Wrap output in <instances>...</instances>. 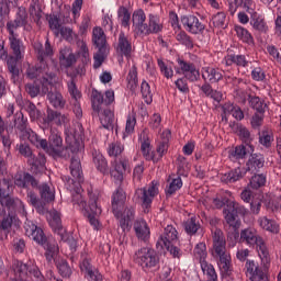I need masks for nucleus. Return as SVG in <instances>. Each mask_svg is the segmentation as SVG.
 <instances>
[{
    "label": "nucleus",
    "mask_w": 281,
    "mask_h": 281,
    "mask_svg": "<svg viewBox=\"0 0 281 281\" xmlns=\"http://www.w3.org/2000/svg\"><path fill=\"white\" fill-rule=\"evenodd\" d=\"M12 182L8 179L0 180V216L5 214V210H8V216L3 217L0 222V229L4 232V234H10V229H12V225L14 227H19L20 222L16 214L20 216H27V211H25V204L19 198H10V192H12Z\"/></svg>",
    "instance_id": "obj_1"
},
{
    "label": "nucleus",
    "mask_w": 281,
    "mask_h": 281,
    "mask_svg": "<svg viewBox=\"0 0 281 281\" xmlns=\"http://www.w3.org/2000/svg\"><path fill=\"white\" fill-rule=\"evenodd\" d=\"M34 49L38 56L40 65L29 67L26 78L29 80H40L42 85H54L56 82V72H49V68L45 65V58L54 54L49 40H46L45 47L40 42L34 43Z\"/></svg>",
    "instance_id": "obj_2"
},
{
    "label": "nucleus",
    "mask_w": 281,
    "mask_h": 281,
    "mask_svg": "<svg viewBox=\"0 0 281 281\" xmlns=\"http://www.w3.org/2000/svg\"><path fill=\"white\" fill-rule=\"evenodd\" d=\"M260 168H265V155L260 153H252L249 155L245 169L237 167L225 173H220L221 183H225L226 186L236 183V181L244 179L247 172H260Z\"/></svg>",
    "instance_id": "obj_3"
},
{
    "label": "nucleus",
    "mask_w": 281,
    "mask_h": 281,
    "mask_svg": "<svg viewBox=\"0 0 281 281\" xmlns=\"http://www.w3.org/2000/svg\"><path fill=\"white\" fill-rule=\"evenodd\" d=\"M212 256L216 260L220 271L229 276L232 273V255L227 251V240L221 228L215 229L213 235Z\"/></svg>",
    "instance_id": "obj_4"
},
{
    "label": "nucleus",
    "mask_w": 281,
    "mask_h": 281,
    "mask_svg": "<svg viewBox=\"0 0 281 281\" xmlns=\"http://www.w3.org/2000/svg\"><path fill=\"white\" fill-rule=\"evenodd\" d=\"M25 235L29 238H32L37 245H42L45 249V258L47 262H52L56 256H58V244L56 240L48 238L43 233L42 228H38L32 221H27L24 223Z\"/></svg>",
    "instance_id": "obj_5"
},
{
    "label": "nucleus",
    "mask_w": 281,
    "mask_h": 281,
    "mask_svg": "<svg viewBox=\"0 0 281 281\" xmlns=\"http://www.w3.org/2000/svg\"><path fill=\"white\" fill-rule=\"evenodd\" d=\"M240 245H247L248 247H256L259 258L265 267L271 265V255H269V248H267V243L258 234V231L254 227L244 228L240 231Z\"/></svg>",
    "instance_id": "obj_6"
},
{
    "label": "nucleus",
    "mask_w": 281,
    "mask_h": 281,
    "mask_svg": "<svg viewBox=\"0 0 281 281\" xmlns=\"http://www.w3.org/2000/svg\"><path fill=\"white\" fill-rule=\"evenodd\" d=\"M72 205L76 210L82 212L86 216H88L90 225H93L94 229L100 227V222L98 221V216L102 214V209L98 206V202L93 201L89 206H87V201L82 196V187L77 186L72 191Z\"/></svg>",
    "instance_id": "obj_7"
},
{
    "label": "nucleus",
    "mask_w": 281,
    "mask_h": 281,
    "mask_svg": "<svg viewBox=\"0 0 281 281\" xmlns=\"http://www.w3.org/2000/svg\"><path fill=\"white\" fill-rule=\"evenodd\" d=\"M124 203H126V192L119 188L112 194V210L114 216L119 218L120 227L126 231L131 225V221H133V216H135V211L133 209H124Z\"/></svg>",
    "instance_id": "obj_8"
},
{
    "label": "nucleus",
    "mask_w": 281,
    "mask_h": 281,
    "mask_svg": "<svg viewBox=\"0 0 281 281\" xmlns=\"http://www.w3.org/2000/svg\"><path fill=\"white\" fill-rule=\"evenodd\" d=\"M9 45L13 56L8 59V69L12 75V78H19V68H16V64L19 60H23L25 56V45H23V41L19 38V33L14 31H9Z\"/></svg>",
    "instance_id": "obj_9"
},
{
    "label": "nucleus",
    "mask_w": 281,
    "mask_h": 281,
    "mask_svg": "<svg viewBox=\"0 0 281 281\" xmlns=\"http://www.w3.org/2000/svg\"><path fill=\"white\" fill-rule=\"evenodd\" d=\"M180 21L189 34H203L205 32V24L201 23L199 18L194 14L181 15Z\"/></svg>",
    "instance_id": "obj_10"
},
{
    "label": "nucleus",
    "mask_w": 281,
    "mask_h": 281,
    "mask_svg": "<svg viewBox=\"0 0 281 281\" xmlns=\"http://www.w3.org/2000/svg\"><path fill=\"white\" fill-rule=\"evenodd\" d=\"M227 222L229 229L227 232V243L228 247H236L238 243H240V225H243V222L235 221L234 215H227Z\"/></svg>",
    "instance_id": "obj_11"
},
{
    "label": "nucleus",
    "mask_w": 281,
    "mask_h": 281,
    "mask_svg": "<svg viewBox=\"0 0 281 281\" xmlns=\"http://www.w3.org/2000/svg\"><path fill=\"white\" fill-rule=\"evenodd\" d=\"M19 153L20 155H23V157H27L30 165L32 166V168H35L37 172H42V170H45V156H38L37 158H35L34 154H32V148H30V145L20 144Z\"/></svg>",
    "instance_id": "obj_12"
},
{
    "label": "nucleus",
    "mask_w": 281,
    "mask_h": 281,
    "mask_svg": "<svg viewBox=\"0 0 281 281\" xmlns=\"http://www.w3.org/2000/svg\"><path fill=\"white\" fill-rule=\"evenodd\" d=\"M245 273L251 281H269L267 273H265L262 268H260V266H258L254 260H246Z\"/></svg>",
    "instance_id": "obj_13"
},
{
    "label": "nucleus",
    "mask_w": 281,
    "mask_h": 281,
    "mask_svg": "<svg viewBox=\"0 0 281 281\" xmlns=\"http://www.w3.org/2000/svg\"><path fill=\"white\" fill-rule=\"evenodd\" d=\"M159 182L153 180L148 188H143V206L144 213L148 214L150 212V207L153 205V201L155 200V196L159 194Z\"/></svg>",
    "instance_id": "obj_14"
},
{
    "label": "nucleus",
    "mask_w": 281,
    "mask_h": 281,
    "mask_svg": "<svg viewBox=\"0 0 281 281\" xmlns=\"http://www.w3.org/2000/svg\"><path fill=\"white\" fill-rule=\"evenodd\" d=\"M44 150L49 155H57L58 157H63V137H60V134L58 132L54 130L50 131L47 149Z\"/></svg>",
    "instance_id": "obj_15"
},
{
    "label": "nucleus",
    "mask_w": 281,
    "mask_h": 281,
    "mask_svg": "<svg viewBox=\"0 0 281 281\" xmlns=\"http://www.w3.org/2000/svg\"><path fill=\"white\" fill-rule=\"evenodd\" d=\"M27 25V11L25 8H19L14 21H9L7 23L8 32H16L19 27H25V30H30Z\"/></svg>",
    "instance_id": "obj_16"
},
{
    "label": "nucleus",
    "mask_w": 281,
    "mask_h": 281,
    "mask_svg": "<svg viewBox=\"0 0 281 281\" xmlns=\"http://www.w3.org/2000/svg\"><path fill=\"white\" fill-rule=\"evenodd\" d=\"M201 74L204 82H210L211 85H216L223 80V70L221 68L205 66L202 67Z\"/></svg>",
    "instance_id": "obj_17"
},
{
    "label": "nucleus",
    "mask_w": 281,
    "mask_h": 281,
    "mask_svg": "<svg viewBox=\"0 0 281 281\" xmlns=\"http://www.w3.org/2000/svg\"><path fill=\"white\" fill-rule=\"evenodd\" d=\"M256 150L255 146L237 145L234 149L228 151V159L231 161H238L240 159H247Z\"/></svg>",
    "instance_id": "obj_18"
},
{
    "label": "nucleus",
    "mask_w": 281,
    "mask_h": 281,
    "mask_svg": "<svg viewBox=\"0 0 281 281\" xmlns=\"http://www.w3.org/2000/svg\"><path fill=\"white\" fill-rule=\"evenodd\" d=\"M179 240V232L172 225H167L164 229V234L159 236L156 243V249H159L161 245H169V243H177Z\"/></svg>",
    "instance_id": "obj_19"
},
{
    "label": "nucleus",
    "mask_w": 281,
    "mask_h": 281,
    "mask_svg": "<svg viewBox=\"0 0 281 281\" xmlns=\"http://www.w3.org/2000/svg\"><path fill=\"white\" fill-rule=\"evenodd\" d=\"M67 147L66 153H78L80 150V132H74L71 128L65 130Z\"/></svg>",
    "instance_id": "obj_20"
},
{
    "label": "nucleus",
    "mask_w": 281,
    "mask_h": 281,
    "mask_svg": "<svg viewBox=\"0 0 281 281\" xmlns=\"http://www.w3.org/2000/svg\"><path fill=\"white\" fill-rule=\"evenodd\" d=\"M223 65L225 67H232L235 65L236 67H249V60H247V56L245 55H236L235 53L228 52L223 58Z\"/></svg>",
    "instance_id": "obj_21"
},
{
    "label": "nucleus",
    "mask_w": 281,
    "mask_h": 281,
    "mask_svg": "<svg viewBox=\"0 0 281 281\" xmlns=\"http://www.w3.org/2000/svg\"><path fill=\"white\" fill-rule=\"evenodd\" d=\"M147 131L148 130H143L142 155L146 161H154V164H157L159 159L155 158V150H153L150 136H148Z\"/></svg>",
    "instance_id": "obj_22"
},
{
    "label": "nucleus",
    "mask_w": 281,
    "mask_h": 281,
    "mask_svg": "<svg viewBox=\"0 0 281 281\" xmlns=\"http://www.w3.org/2000/svg\"><path fill=\"white\" fill-rule=\"evenodd\" d=\"M76 54L70 47H64L59 52V65L63 69H71L76 65Z\"/></svg>",
    "instance_id": "obj_23"
},
{
    "label": "nucleus",
    "mask_w": 281,
    "mask_h": 281,
    "mask_svg": "<svg viewBox=\"0 0 281 281\" xmlns=\"http://www.w3.org/2000/svg\"><path fill=\"white\" fill-rule=\"evenodd\" d=\"M250 25L256 32H259V34H267L269 32V25H267L265 16L256 11L250 13Z\"/></svg>",
    "instance_id": "obj_24"
},
{
    "label": "nucleus",
    "mask_w": 281,
    "mask_h": 281,
    "mask_svg": "<svg viewBox=\"0 0 281 281\" xmlns=\"http://www.w3.org/2000/svg\"><path fill=\"white\" fill-rule=\"evenodd\" d=\"M144 21H146V14L143 12L142 13V27H143L142 32H143V34H159V32H161V30H164V26H161L157 23V19L155 18V15L149 16L148 24L144 23Z\"/></svg>",
    "instance_id": "obj_25"
},
{
    "label": "nucleus",
    "mask_w": 281,
    "mask_h": 281,
    "mask_svg": "<svg viewBox=\"0 0 281 281\" xmlns=\"http://www.w3.org/2000/svg\"><path fill=\"white\" fill-rule=\"evenodd\" d=\"M114 168L111 170V177L116 183V186H120L122 181H124V172H126V166L127 162L125 160H115L113 164Z\"/></svg>",
    "instance_id": "obj_26"
},
{
    "label": "nucleus",
    "mask_w": 281,
    "mask_h": 281,
    "mask_svg": "<svg viewBox=\"0 0 281 281\" xmlns=\"http://www.w3.org/2000/svg\"><path fill=\"white\" fill-rule=\"evenodd\" d=\"M30 183L32 188H38V181H36L32 175L18 172L14 176V184L18 186V188H27Z\"/></svg>",
    "instance_id": "obj_27"
},
{
    "label": "nucleus",
    "mask_w": 281,
    "mask_h": 281,
    "mask_svg": "<svg viewBox=\"0 0 281 281\" xmlns=\"http://www.w3.org/2000/svg\"><path fill=\"white\" fill-rule=\"evenodd\" d=\"M21 137L22 139H29V142H31L33 146H36V148L47 150V139H42L36 132L32 131V128L26 130Z\"/></svg>",
    "instance_id": "obj_28"
},
{
    "label": "nucleus",
    "mask_w": 281,
    "mask_h": 281,
    "mask_svg": "<svg viewBox=\"0 0 281 281\" xmlns=\"http://www.w3.org/2000/svg\"><path fill=\"white\" fill-rule=\"evenodd\" d=\"M223 214L226 222H227V216H233L234 221H240V218H238V215L247 216L249 214V210H247V207L240 204H237V205H233L231 209L224 207Z\"/></svg>",
    "instance_id": "obj_29"
},
{
    "label": "nucleus",
    "mask_w": 281,
    "mask_h": 281,
    "mask_svg": "<svg viewBox=\"0 0 281 281\" xmlns=\"http://www.w3.org/2000/svg\"><path fill=\"white\" fill-rule=\"evenodd\" d=\"M57 124V126H63V124H67L69 122V117L60 112L48 111L47 117L44 119L45 126H49V124Z\"/></svg>",
    "instance_id": "obj_30"
},
{
    "label": "nucleus",
    "mask_w": 281,
    "mask_h": 281,
    "mask_svg": "<svg viewBox=\"0 0 281 281\" xmlns=\"http://www.w3.org/2000/svg\"><path fill=\"white\" fill-rule=\"evenodd\" d=\"M258 223L261 229L270 232V234H280V224L276 220H269L267 216L258 218Z\"/></svg>",
    "instance_id": "obj_31"
},
{
    "label": "nucleus",
    "mask_w": 281,
    "mask_h": 281,
    "mask_svg": "<svg viewBox=\"0 0 281 281\" xmlns=\"http://www.w3.org/2000/svg\"><path fill=\"white\" fill-rule=\"evenodd\" d=\"M92 43L98 49H106V35L102 27L97 26L92 30Z\"/></svg>",
    "instance_id": "obj_32"
},
{
    "label": "nucleus",
    "mask_w": 281,
    "mask_h": 281,
    "mask_svg": "<svg viewBox=\"0 0 281 281\" xmlns=\"http://www.w3.org/2000/svg\"><path fill=\"white\" fill-rule=\"evenodd\" d=\"M142 260L146 269H153V267H157V265H159V256H157V251L153 248H145V254Z\"/></svg>",
    "instance_id": "obj_33"
},
{
    "label": "nucleus",
    "mask_w": 281,
    "mask_h": 281,
    "mask_svg": "<svg viewBox=\"0 0 281 281\" xmlns=\"http://www.w3.org/2000/svg\"><path fill=\"white\" fill-rule=\"evenodd\" d=\"M234 30L237 34V38H239V41H241V43H245L246 45H250V47H254V45H256L254 35H251L249 33V30L245 29L241 25H235Z\"/></svg>",
    "instance_id": "obj_34"
},
{
    "label": "nucleus",
    "mask_w": 281,
    "mask_h": 281,
    "mask_svg": "<svg viewBox=\"0 0 281 281\" xmlns=\"http://www.w3.org/2000/svg\"><path fill=\"white\" fill-rule=\"evenodd\" d=\"M200 90L206 98L214 100V102H221V100H223V92L212 89V83H210V81H204L200 87Z\"/></svg>",
    "instance_id": "obj_35"
},
{
    "label": "nucleus",
    "mask_w": 281,
    "mask_h": 281,
    "mask_svg": "<svg viewBox=\"0 0 281 281\" xmlns=\"http://www.w3.org/2000/svg\"><path fill=\"white\" fill-rule=\"evenodd\" d=\"M167 181H170V183L165 189L166 196H172V194H176L180 188H183V180H181V176H178L177 178L169 176Z\"/></svg>",
    "instance_id": "obj_36"
},
{
    "label": "nucleus",
    "mask_w": 281,
    "mask_h": 281,
    "mask_svg": "<svg viewBox=\"0 0 281 281\" xmlns=\"http://www.w3.org/2000/svg\"><path fill=\"white\" fill-rule=\"evenodd\" d=\"M259 144L263 146V148H271L273 144V131L269 127H265L262 131L258 132Z\"/></svg>",
    "instance_id": "obj_37"
},
{
    "label": "nucleus",
    "mask_w": 281,
    "mask_h": 281,
    "mask_svg": "<svg viewBox=\"0 0 281 281\" xmlns=\"http://www.w3.org/2000/svg\"><path fill=\"white\" fill-rule=\"evenodd\" d=\"M92 157H93V164L97 170H99V172H102V175H104L105 172L109 171V162H106V158H104L102 153L94 150L92 153Z\"/></svg>",
    "instance_id": "obj_38"
},
{
    "label": "nucleus",
    "mask_w": 281,
    "mask_h": 281,
    "mask_svg": "<svg viewBox=\"0 0 281 281\" xmlns=\"http://www.w3.org/2000/svg\"><path fill=\"white\" fill-rule=\"evenodd\" d=\"M70 175H72L74 179L81 183L82 181V166L80 165V158L74 156L70 162Z\"/></svg>",
    "instance_id": "obj_39"
},
{
    "label": "nucleus",
    "mask_w": 281,
    "mask_h": 281,
    "mask_svg": "<svg viewBox=\"0 0 281 281\" xmlns=\"http://www.w3.org/2000/svg\"><path fill=\"white\" fill-rule=\"evenodd\" d=\"M176 41H178L180 45L187 47V49H194V38L181 29L179 33L176 34Z\"/></svg>",
    "instance_id": "obj_40"
},
{
    "label": "nucleus",
    "mask_w": 281,
    "mask_h": 281,
    "mask_svg": "<svg viewBox=\"0 0 281 281\" xmlns=\"http://www.w3.org/2000/svg\"><path fill=\"white\" fill-rule=\"evenodd\" d=\"M117 49L123 56H131V52H133V46H131V42H128V37L124 33L119 35Z\"/></svg>",
    "instance_id": "obj_41"
},
{
    "label": "nucleus",
    "mask_w": 281,
    "mask_h": 281,
    "mask_svg": "<svg viewBox=\"0 0 281 281\" xmlns=\"http://www.w3.org/2000/svg\"><path fill=\"white\" fill-rule=\"evenodd\" d=\"M241 144L245 146H254V140L256 139V136L251 135V132L249 128H247L245 125L243 127H239V132L237 133Z\"/></svg>",
    "instance_id": "obj_42"
},
{
    "label": "nucleus",
    "mask_w": 281,
    "mask_h": 281,
    "mask_svg": "<svg viewBox=\"0 0 281 281\" xmlns=\"http://www.w3.org/2000/svg\"><path fill=\"white\" fill-rule=\"evenodd\" d=\"M249 186L252 190H260L267 186V175L265 173H255L249 181Z\"/></svg>",
    "instance_id": "obj_43"
},
{
    "label": "nucleus",
    "mask_w": 281,
    "mask_h": 281,
    "mask_svg": "<svg viewBox=\"0 0 281 281\" xmlns=\"http://www.w3.org/2000/svg\"><path fill=\"white\" fill-rule=\"evenodd\" d=\"M77 56L81 58L82 63H89L91 60L89 57V47L87 46V42L83 40L77 41Z\"/></svg>",
    "instance_id": "obj_44"
},
{
    "label": "nucleus",
    "mask_w": 281,
    "mask_h": 281,
    "mask_svg": "<svg viewBox=\"0 0 281 281\" xmlns=\"http://www.w3.org/2000/svg\"><path fill=\"white\" fill-rule=\"evenodd\" d=\"M40 194L43 201H45L46 203H52V201L56 199V193L54 192V189H52V187H49L47 183H43L40 187Z\"/></svg>",
    "instance_id": "obj_45"
},
{
    "label": "nucleus",
    "mask_w": 281,
    "mask_h": 281,
    "mask_svg": "<svg viewBox=\"0 0 281 281\" xmlns=\"http://www.w3.org/2000/svg\"><path fill=\"white\" fill-rule=\"evenodd\" d=\"M227 14L225 12L221 11L216 14L212 15V23L214 27H217V30H227Z\"/></svg>",
    "instance_id": "obj_46"
},
{
    "label": "nucleus",
    "mask_w": 281,
    "mask_h": 281,
    "mask_svg": "<svg viewBox=\"0 0 281 281\" xmlns=\"http://www.w3.org/2000/svg\"><path fill=\"white\" fill-rule=\"evenodd\" d=\"M47 221L53 229L59 231L63 227V222L60 221V213L58 211H50L47 213Z\"/></svg>",
    "instance_id": "obj_47"
},
{
    "label": "nucleus",
    "mask_w": 281,
    "mask_h": 281,
    "mask_svg": "<svg viewBox=\"0 0 281 281\" xmlns=\"http://www.w3.org/2000/svg\"><path fill=\"white\" fill-rule=\"evenodd\" d=\"M47 99L55 109H63V106H65V98H63V94L58 91L48 92Z\"/></svg>",
    "instance_id": "obj_48"
},
{
    "label": "nucleus",
    "mask_w": 281,
    "mask_h": 281,
    "mask_svg": "<svg viewBox=\"0 0 281 281\" xmlns=\"http://www.w3.org/2000/svg\"><path fill=\"white\" fill-rule=\"evenodd\" d=\"M117 18L122 25V27H130L131 26V12L126 7H120L117 10Z\"/></svg>",
    "instance_id": "obj_49"
},
{
    "label": "nucleus",
    "mask_w": 281,
    "mask_h": 281,
    "mask_svg": "<svg viewBox=\"0 0 281 281\" xmlns=\"http://www.w3.org/2000/svg\"><path fill=\"white\" fill-rule=\"evenodd\" d=\"M157 249H158V251H164V249H167V251H169L170 256H172V258H178V260L181 258V256H183V250H181V248H179L178 246H175V243L161 245Z\"/></svg>",
    "instance_id": "obj_50"
},
{
    "label": "nucleus",
    "mask_w": 281,
    "mask_h": 281,
    "mask_svg": "<svg viewBox=\"0 0 281 281\" xmlns=\"http://www.w3.org/2000/svg\"><path fill=\"white\" fill-rule=\"evenodd\" d=\"M199 229H201V224L196 223V217L193 216L184 222V231L188 236H194Z\"/></svg>",
    "instance_id": "obj_51"
},
{
    "label": "nucleus",
    "mask_w": 281,
    "mask_h": 281,
    "mask_svg": "<svg viewBox=\"0 0 281 281\" xmlns=\"http://www.w3.org/2000/svg\"><path fill=\"white\" fill-rule=\"evenodd\" d=\"M249 106L257 111V113H265V103L260 100V97L248 94Z\"/></svg>",
    "instance_id": "obj_52"
},
{
    "label": "nucleus",
    "mask_w": 281,
    "mask_h": 281,
    "mask_svg": "<svg viewBox=\"0 0 281 281\" xmlns=\"http://www.w3.org/2000/svg\"><path fill=\"white\" fill-rule=\"evenodd\" d=\"M67 76L70 78V80H76V78L85 76L87 74V69L85 68V64L79 65L77 67H70L66 71Z\"/></svg>",
    "instance_id": "obj_53"
},
{
    "label": "nucleus",
    "mask_w": 281,
    "mask_h": 281,
    "mask_svg": "<svg viewBox=\"0 0 281 281\" xmlns=\"http://www.w3.org/2000/svg\"><path fill=\"white\" fill-rule=\"evenodd\" d=\"M133 30L139 36L142 34V9L136 10L132 15Z\"/></svg>",
    "instance_id": "obj_54"
},
{
    "label": "nucleus",
    "mask_w": 281,
    "mask_h": 281,
    "mask_svg": "<svg viewBox=\"0 0 281 281\" xmlns=\"http://www.w3.org/2000/svg\"><path fill=\"white\" fill-rule=\"evenodd\" d=\"M14 126L18 131H20L21 137L23 136L25 131L30 130V127H27V119L23 116V113L16 115Z\"/></svg>",
    "instance_id": "obj_55"
},
{
    "label": "nucleus",
    "mask_w": 281,
    "mask_h": 281,
    "mask_svg": "<svg viewBox=\"0 0 281 281\" xmlns=\"http://www.w3.org/2000/svg\"><path fill=\"white\" fill-rule=\"evenodd\" d=\"M100 120L103 128H106L108 131L110 128H113L114 117L113 112L111 110H105L101 115Z\"/></svg>",
    "instance_id": "obj_56"
},
{
    "label": "nucleus",
    "mask_w": 281,
    "mask_h": 281,
    "mask_svg": "<svg viewBox=\"0 0 281 281\" xmlns=\"http://www.w3.org/2000/svg\"><path fill=\"white\" fill-rule=\"evenodd\" d=\"M67 87L69 95L72 98V100H75V102H78V100L82 98V93L80 92V90H78V86H76V80L70 79L67 82Z\"/></svg>",
    "instance_id": "obj_57"
},
{
    "label": "nucleus",
    "mask_w": 281,
    "mask_h": 281,
    "mask_svg": "<svg viewBox=\"0 0 281 281\" xmlns=\"http://www.w3.org/2000/svg\"><path fill=\"white\" fill-rule=\"evenodd\" d=\"M124 151V145L119 140L112 142L108 147V154L110 157H117Z\"/></svg>",
    "instance_id": "obj_58"
},
{
    "label": "nucleus",
    "mask_w": 281,
    "mask_h": 281,
    "mask_svg": "<svg viewBox=\"0 0 281 281\" xmlns=\"http://www.w3.org/2000/svg\"><path fill=\"white\" fill-rule=\"evenodd\" d=\"M25 111H27L30 119L32 122L38 120L41 117V111L36 109V105L30 101H25Z\"/></svg>",
    "instance_id": "obj_59"
},
{
    "label": "nucleus",
    "mask_w": 281,
    "mask_h": 281,
    "mask_svg": "<svg viewBox=\"0 0 281 281\" xmlns=\"http://www.w3.org/2000/svg\"><path fill=\"white\" fill-rule=\"evenodd\" d=\"M27 199H29V203L33 205V207H35L40 214H45V212H47L45 206L38 204V198L36 196V193L30 191L27 193Z\"/></svg>",
    "instance_id": "obj_60"
},
{
    "label": "nucleus",
    "mask_w": 281,
    "mask_h": 281,
    "mask_svg": "<svg viewBox=\"0 0 281 281\" xmlns=\"http://www.w3.org/2000/svg\"><path fill=\"white\" fill-rule=\"evenodd\" d=\"M142 98L145 100V104H153V92L150 91V85L148 82H142Z\"/></svg>",
    "instance_id": "obj_61"
},
{
    "label": "nucleus",
    "mask_w": 281,
    "mask_h": 281,
    "mask_svg": "<svg viewBox=\"0 0 281 281\" xmlns=\"http://www.w3.org/2000/svg\"><path fill=\"white\" fill-rule=\"evenodd\" d=\"M57 269L63 278H69V276H71V268L65 259H61L57 262Z\"/></svg>",
    "instance_id": "obj_62"
},
{
    "label": "nucleus",
    "mask_w": 281,
    "mask_h": 281,
    "mask_svg": "<svg viewBox=\"0 0 281 281\" xmlns=\"http://www.w3.org/2000/svg\"><path fill=\"white\" fill-rule=\"evenodd\" d=\"M194 254L200 259V265L207 258V246L205 243H199L194 248Z\"/></svg>",
    "instance_id": "obj_63"
},
{
    "label": "nucleus",
    "mask_w": 281,
    "mask_h": 281,
    "mask_svg": "<svg viewBox=\"0 0 281 281\" xmlns=\"http://www.w3.org/2000/svg\"><path fill=\"white\" fill-rule=\"evenodd\" d=\"M158 67L160 69V74H162L167 80H170V78L175 76V70H172V67L166 65L161 59H158Z\"/></svg>",
    "instance_id": "obj_64"
}]
</instances>
